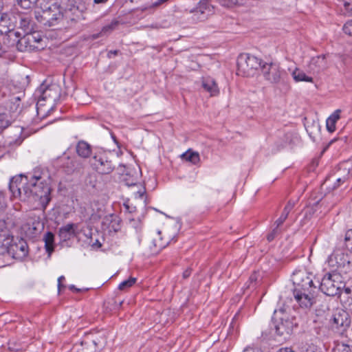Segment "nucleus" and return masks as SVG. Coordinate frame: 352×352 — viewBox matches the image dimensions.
Returning a JSON list of instances; mask_svg holds the SVG:
<instances>
[{"label":"nucleus","mask_w":352,"mask_h":352,"mask_svg":"<svg viewBox=\"0 0 352 352\" xmlns=\"http://www.w3.org/2000/svg\"><path fill=\"white\" fill-rule=\"evenodd\" d=\"M9 189L14 198L37 202L38 206L45 210L51 200V177L44 168L36 167L25 175L13 177Z\"/></svg>","instance_id":"f257e3e1"},{"label":"nucleus","mask_w":352,"mask_h":352,"mask_svg":"<svg viewBox=\"0 0 352 352\" xmlns=\"http://www.w3.org/2000/svg\"><path fill=\"white\" fill-rule=\"evenodd\" d=\"M17 5L24 10L36 8L35 17L44 25H54L63 16L61 8L56 0H16Z\"/></svg>","instance_id":"f03ea898"},{"label":"nucleus","mask_w":352,"mask_h":352,"mask_svg":"<svg viewBox=\"0 0 352 352\" xmlns=\"http://www.w3.org/2000/svg\"><path fill=\"white\" fill-rule=\"evenodd\" d=\"M212 0H200L196 8L192 11V19L197 21H204L213 14L214 8L210 4ZM221 6L232 7L235 5H243L245 0H217Z\"/></svg>","instance_id":"7ed1b4c3"},{"label":"nucleus","mask_w":352,"mask_h":352,"mask_svg":"<svg viewBox=\"0 0 352 352\" xmlns=\"http://www.w3.org/2000/svg\"><path fill=\"white\" fill-rule=\"evenodd\" d=\"M274 314L273 324L276 333L284 339L287 338L293 331V320L282 310L274 311Z\"/></svg>","instance_id":"20e7f679"},{"label":"nucleus","mask_w":352,"mask_h":352,"mask_svg":"<svg viewBox=\"0 0 352 352\" xmlns=\"http://www.w3.org/2000/svg\"><path fill=\"white\" fill-rule=\"evenodd\" d=\"M28 82V76L21 78V82L19 86V91L16 94H13L9 100V114L14 119H17L23 111V106L21 105V99L24 97L25 94L23 89Z\"/></svg>","instance_id":"39448f33"},{"label":"nucleus","mask_w":352,"mask_h":352,"mask_svg":"<svg viewBox=\"0 0 352 352\" xmlns=\"http://www.w3.org/2000/svg\"><path fill=\"white\" fill-rule=\"evenodd\" d=\"M261 72L266 80L274 84L280 83L285 74V72L278 64L272 62L264 63L261 67Z\"/></svg>","instance_id":"423d86ee"},{"label":"nucleus","mask_w":352,"mask_h":352,"mask_svg":"<svg viewBox=\"0 0 352 352\" xmlns=\"http://www.w3.org/2000/svg\"><path fill=\"white\" fill-rule=\"evenodd\" d=\"M263 63L262 60L249 54H241L237 58L238 69L244 74H249L252 69H261Z\"/></svg>","instance_id":"0eeeda50"},{"label":"nucleus","mask_w":352,"mask_h":352,"mask_svg":"<svg viewBox=\"0 0 352 352\" xmlns=\"http://www.w3.org/2000/svg\"><path fill=\"white\" fill-rule=\"evenodd\" d=\"M90 164L98 173L109 174L115 168L111 160L106 153H96L91 160Z\"/></svg>","instance_id":"6e6552de"},{"label":"nucleus","mask_w":352,"mask_h":352,"mask_svg":"<svg viewBox=\"0 0 352 352\" xmlns=\"http://www.w3.org/2000/svg\"><path fill=\"white\" fill-rule=\"evenodd\" d=\"M292 280L294 285V289H310L315 287L313 283L312 275L305 270H298L293 272Z\"/></svg>","instance_id":"1a4fd4ad"},{"label":"nucleus","mask_w":352,"mask_h":352,"mask_svg":"<svg viewBox=\"0 0 352 352\" xmlns=\"http://www.w3.org/2000/svg\"><path fill=\"white\" fill-rule=\"evenodd\" d=\"M35 97L38 98L37 102V113L39 114L42 109L40 107L43 105L42 102L47 98L55 100L58 96V87L56 85L47 86L42 84L35 91Z\"/></svg>","instance_id":"9d476101"},{"label":"nucleus","mask_w":352,"mask_h":352,"mask_svg":"<svg viewBox=\"0 0 352 352\" xmlns=\"http://www.w3.org/2000/svg\"><path fill=\"white\" fill-rule=\"evenodd\" d=\"M316 287L300 290L294 289V297L301 308H311L315 303L314 290Z\"/></svg>","instance_id":"9b49d317"},{"label":"nucleus","mask_w":352,"mask_h":352,"mask_svg":"<svg viewBox=\"0 0 352 352\" xmlns=\"http://www.w3.org/2000/svg\"><path fill=\"white\" fill-rule=\"evenodd\" d=\"M28 251L29 249L27 242L21 238L12 240L8 248V254L12 255L14 258L19 260L26 257L28 254Z\"/></svg>","instance_id":"f8f14e48"},{"label":"nucleus","mask_w":352,"mask_h":352,"mask_svg":"<svg viewBox=\"0 0 352 352\" xmlns=\"http://www.w3.org/2000/svg\"><path fill=\"white\" fill-rule=\"evenodd\" d=\"M334 276L335 275L327 273L320 282V289L327 296H334L338 294L340 289L342 283L336 282Z\"/></svg>","instance_id":"ddd939ff"},{"label":"nucleus","mask_w":352,"mask_h":352,"mask_svg":"<svg viewBox=\"0 0 352 352\" xmlns=\"http://www.w3.org/2000/svg\"><path fill=\"white\" fill-rule=\"evenodd\" d=\"M62 167L67 174L80 172L84 168L83 162L76 157H63Z\"/></svg>","instance_id":"4468645a"},{"label":"nucleus","mask_w":352,"mask_h":352,"mask_svg":"<svg viewBox=\"0 0 352 352\" xmlns=\"http://www.w3.org/2000/svg\"><path fill=\"white\" fill-rule=\"evenodd\" d=\"M327 67L326 55L322 54L311 58L307 72L309 74H318Z\"/></svg>","instance_id":"2eb2a0df"},{"label":"nucleus","mask_w":352,"mask_h":352,"mask_svg":"<svg viewBox=\"0 0 352 352\" xmlns=\"http://www.w3.org/2000/svg\"><path fill=\"white\" fill-rule=\"evenodd\" d=\"M351 322L349 314L344 310H341L334 314L332 319V327L336 328L341 327L343 330H345L350 327Z\"/></svg>","instance_id":"dca6fc26"},{"label":"nucleus","mask_w":352,"mask_h":352,"mask_svg":"<svg viewBox=\"0 0 352 352\" xmlns=\"http://www.w3.org/2000/svg\"><path fill=\"white\" fill-rule=\"evenodd\" d=\"M77 225L74 223H68L65 226L61 227L58 230V236L60 240L67 241L74 238L76 233Z\"/></svg>","instance_id":"f3484780"},{"label":"nucleus","mask_w":352,"mask_h":352,"mask_svg":"<svg viewBox=\"0 0 352 352\" xmlns=\"http://www.w3.org/2000/svg\"><path fill=\"white\" fill-rule=\"evenodd\" d=\"M97 344L94 340H84L74 346L73 352H96Z\"/></svg>","instance_id":"a211bd4d"},{"label":"nucleus","mask_w":352,"mask_h":352,"mask_svg":"<svg viewBox=\"0 0 352 352\" xmlns=\"http://www.w3.org/2000/svg\"><path fill=\"white\" fill-rule=\"evenodd\" d=\"M43 228V223L39 220L31 221L27 223L23 227L26 234L30 236H36Z\"/></svg>","instance_id":"6ab92c4d"},{"label":"nucleus","mask_w":352,"mask_h":352,"mask_svg":"<svg viewBox=\"0 0 352 352\" xmlns=\"http://www.w3.org/2000/svg\"><path fill=\"white\" fill-rule=\"evenodd\" d=\"M202 87L208 91L211 96L219 94L218 86L213 78L210 77L204 78L202 80Z\"/></svg>","instance_id":"aec40b11"},{"label":"nucleus","mask_w":352,"mask_h":352,"mask_svg":"<svg viewBox=\"0 0 352 352\" xmlns=\"http://www.w3.org/2000/svg\"><path fill=\"white\" fill-rule=\"evenodd\" d=\"M76 151L79 157L88 158L91 153V147L87 142L80 140L76 146Z\"/></svg>","instance_id":"412c9836"},{"label":"nucleus","mask_w":352,"mask_h":352,"mask_svg":"<svg viewBox=\"0 0 352 352\" xmlns=\"http://www.w3.org/2000/svg\"><path fill=\"white\" fill-rule=\"evenodd\" d=\"M292 76L296 82H314L313 77L307 75L303 70L296 67L292 72Z\"/></svg>","instance_id":"4be33fe9"},{"label":"nucleus","mask_w":352,"mask_h":352,"mask_svg":"<svg viewBox=\"0 0 352 352\" xmlns=\"http://www.w3.org/2000/svg\"><path fill=\"white\" fill-rule=\"evenodd\" d=\"M42 41V38L38 33L36 32H28L25 36L21 39L20 42H25L29 44L30 47L37 48L38 46L36 45Z\"/></svg>","instance_id":"5701e85b"},{"label":"nucleus","mask_w":352,"mask_h":352,"mask_svg":"<svg viewBox=\"0 0 352 352\" xmlns=\"http://www.w3.org/2000/svg\"><path fill=\"white\" fill-rule=\"evenodd\" d=\"M12 30L10 19L7 13L0 12V34H6Z\"/></svg>","instance_id":"b1692460"},{"label":"nucleus","mask_w":352,"mask_h":352,"mask_svg":"<svg viewBox=\"0 0 352 352\" xmlns=\"http://www.w3.org/2000/svg\"><path fill=\"white\" fill-rule=\"evenodd\" d=\"M14 120L8 111L0 109V132L8 127Z\"/></svg>","instance_id":"393cba45"},{"label":"nucleus","mask_w":352,"mask_h":352,"mask_svg":"<svg viewBox=\"0 0 352 352\" xmlns=\"http://www.w3.org/2000/svg\"><path fill=\"white\" fill-rule=\"evenodd\" d=\"M181 157L183 160L191 163L192 165H199L201 161L199 153L191 149L187 150Z\"/></svg>","instance_id":"a878e982"},{"label":"nucleus","mask_w":352,"mask_h":352,"mask_svg":"<svg viewBox=\"0 0 352 352\" xmlns=\"http://www.w3.org/2000/svg\"><path fill=\"white\" fill-rule=\"evenodd\" d=\"M168 242V241H163L161 236V232L158 231L157 234V238L153 239L152 244L153 248L151 247V251L153 253H158L163 248L166 247Z\"/></svg>","instance_id":"bb28decb"},{"label":"nucleus","mask_w":352,"mask_h":352,"mask_svg":"<svg viewBox=\"0 0 352 352\" xmlns=\"http://www.w3.org/2000/svg\"><path fill=\"white\" fill-rule=\"evenodd\" d=\"M340 110L338 109L335 111L327 119L326 121V126L330 133L335 131L336 130V123L340 118Z\"/></svg>","instance_id":"cd10ccee"},{"label":"nucleus","mask_w":352,"mask_h":352,"mask_svg":"<svg viewBox=\"0 0 352 352\" xmlns=\"http://www.w3.org/2000/svg\"><path fill=\"white\" fill-rule=\"evenodd\" d=\"M294 206V202H292L291 201H288L287 205L285 206L280 217L275 222L276 228H278L280 225L283 223V222L287 218L289 213L293 209Z\"/></svg>","instance_id":"c85d7f7f"},{"label":"nucleus","mask_w":352,"mask_h":352,"mask_svg":"<svg viewBox=\"0 0 352 352\" xmlns=\"http://www.w3.org/2000/svg\"><path fill=\"white\" fill-rule=\"evenodd\" d=\"M46 252L50 255L54 251V235L51 232H47L43 238Z\"/></svg>","instance_id":"c756f323"},{"label":"nucleus","mask_w":352,"mask_h":352,"mask_svg":"<svg viewBox=\"0 0 352 352\" xmlns=\"http://www.w3.org/2000/svg\"><path fill=\"white\" fill-rule=\"evenodd\" d=\"M15 131L16 133V138H11L8 142V144L12 146L20 145L24 139L23 137H21V134L23 132V129L21 127H19V126L15 127Z\"/></svg>","instance_id":"7c9ffc66"},{"label":"nucleus","mask_w":352,"mask_h":352,"mask_svg":"<svg viewBox=\"0 0 352 352\" xmlns=\"http://www.w3.org/2000/svg\"><path fill=\"white\" fill-rule=\"evenodd\" d=\"M19 25L21 29L23 30L25 34L28 32H32L33 25L31 20L28 17H22L20 19Z\"/></svg>","instance_id":"2f4dec72"},{"label":"nucleus","mask_w":352,"mask_h":352,"mask_svg":"<svg viewBox=\"0 0 352 352\" xmlns=\"http://www.w3.org/2000/svg\"><path fill=\"white\" fill-rule=\"evenodd\" d=\"M351 294V289L350 287H344V288H341L339 290V292L338 294L340 295V300L342 302H343L345 305H344V307L347 309V305L350 306L351 303L349 302L347 303L346 301H345V300L346 298H348V295H349Z\"/></svg>","instance_id":"473e14b6"},{"label":"nucleus","mask_w":352,"mask_h":352,"mask_svg":"<svg viewBox=\"0 0 352 352\" xmlns=\"http://www.w3.org/2000/svg\"><path fill=\"white\" fill-rule=\"evenodd\" d=\"M136 282V278L130 277L127 280L121 282L118 285V289L120 290H125L132 287Z\"/></svg>","instance_id":"72a5a7b5"},{"label":"nucleus","mask_w":352,"mask_h":352,"mask_svg":"<svg viewBox=\"0 0 352 352\" xmlns=\"http://www.w3.org/2000/svg\"><path fill=\"white\" fill-rule=\"evenodd\" d=\"M337 347H338V350L340 352H351V346L348 344L340 343V344H338Z\"/></svg>","instance_id":"f704fd0d"},{"label":"nucleus","mask_w":352,"mask_h":352,"mask_svg":"<svg viewBox=\"0 0 352 352\" xmlns=\"http://www.w3.org/2000/svg\"><path fill=\"white\" fill-rule=\"evenodd\" d=\"M352 30V23L351 21H347L343 26V31L345 34L348 35L351 34Z\"/></svg>","instance_id":"c9c22d12"},{"label":"nucleus","mask_w":352,"mask_h":352,"mask_svg":"<svg viewBox=\"0 0 352 352\" xmlns=\"http://www.w3.org/2000/svg\"><path fill=\"white\" fill-rule=\"evenodd\" d=\"M126 184L129 186L135 185L138 179L134 176H132L129 179H125Z\"/></svg>","instance_id":"e433bc0d"},{"label":"nucleus","mask_w":352,"mask_h":352,"mask_svg":"<svg viewBox=\"0 0 352 352\" xmlns=\"http://www.w3.org/2000/svg\"><path fill=\"white\" fill-rule=\"evenodd\" d=\"M277 228H278L274 229L273 231L267 235V239L268 241H272L274 239L277 232Z\"/></svg>","instance_id":"4c0bfd02"},{"label":"nucleus","mask_w":352,"mask_h":352,"mask_svg":"<svg viewBox=\"0 0 352 352\" xmlns=\"http://www.w3.org/2000/svg\"><path fill=\"white\" fill-rule=\"evenodd\" d=\"M6 206L5 198L3 195L0 192V211Z\"/></svg>","instance_id":"58836bf2"},{"label":"nucleus","mask_w":352,"mask_h":352,"mask_svg":"<svg viewBox=\"0 0 352 352\" xmlns=\"http://www.w3.org/2000/svg\"><path fill=\"white\" fill-rule=\"evenodd\" d=\"M258 276V275L256 272H254L253 274H252L249 278L250 283H253L256 282L257 280Z\"/></svg>","instance_id":"ea45409f"},{"label":"nucleus","mask_w":352,"mask_h":352,"mask_svg":"<svg viewBox=\"0 0 352 352\" xmlns=\"http://www.w3.org/2000/svg\"><path fill=\"white\" fill-rule=\"evenodd\" d=\"M124 206L126 210L129 212H133L135 210V207H130L128 202L124 204Z\"/></svg>","instance_id":"a19ab883"},{"label":"nucleus","mask_w":352,"mask_h":352,"mask_svg":"<svg viewBox=\"0 0 352 352\" xmlns=\"http://www.w3.org/2000/svg\"><path fill=\"white\" fill-rule=\"evenodd\" d=\"M345 181V179L344 178H337L336 179V184H335V186H333L334 188H338V186H340V184L341 183H344Z\"/></svg>","instance_id":"79ce46f5"},{"label":"nucleus","mask_w":352,"mask_h":352,"mask_svg":"<svg viewBox=\"0 0 352 352\" xmlns=\"http://www.w3.org/2000/svg\"><path fill=\"white\" fill-rule=\"evenodd\" d=\"M64 280H65L64 276H60L58 277V290L60 289L61 287H64L63 285H61V282Z\"/></svg>","instance_id":"37998d69"},{"label":"nucleus","mask_w":352,"mask_h":352,"mask_svg":"<svg viewBox=\"0 0 352 352\" xmlns=\"http://www.w3.org/2000/svg\"><path fill=\"white\" fill-rule=\"evenodd\" d=\"M109 0H94V4L95 5H104L108 2Z\"/></svg>","instance_id":"c03bdc74"},{"label":"nucleus","mask_w":352,"mask_h":352,"mask_svg":"<svg viewBox=\"0 0 352 352\" xmlns=\"http://www.w3.org/2000/svg\"><path fill=\"white\" fill-rule=\"evenodd\" d=\"M351 231L350 230H349L346 232L345 237H344V241L346 242H348V241H349L351 240Z\"/></svg>","instance_id":"a18cd8bd"},{"label":"nucleus","mask_w":352,"mask_h":352,"mask_svg":"<svg viewBox=\"0 0 352 352\" xmlns=\"http://www.w3.org/2000/svg\"><path fill=\"white\" fill-rule=\"evenodd\" d=\"M278 352H294L290 348H282Z\"/></svg>","instance_id":"49530a36"},{"label":"nucleus","mask_w":352,"mask_h":352,"mask_svg":"<svg viewBox=\"0 0 352 352\" xmlns=\"http://www.w3.org/2000/svg\"><path fill=\"white\" fill-rule=\"evenodd\" d=\"M101 243H100V241L98 240H96V241L95 243H93L92 246L94 248H100L101 247Z\"/></svg>","instance_id":"de8ad7c7"},{"label":"nucleus","mask_w":352,"mask_h":352,"mask_svg":"<svg viewBox=\"0 0 352 352\" xmlns=\"http://www.w3.org/2000/svg\"><path fill=\"white\" fill-rule=\"evenodd\" d=\"M243 352H254V350L252 348L248 347L245 348Z\"/></svg>","instance_id":"09e8293b"},{"label":"nucleus","mask_w":352,"mask_h":352,"mask_svg":"<svg viewBox=\"0 0 352 352\" xmlns=\"http://www.w3.org/2000/svg\"><path fill=\"white\" fill-rule=\"evenodd\" d=\"M190 272L188 271V270H186V271H185L184 272L183 276H184V278H187V277H188L190 276Z\"/></svg>","instance_id":"8fccbe9b"},{"label":"nucleus","mask_w":352,"mask_h":352,"mask_svg":"<svg viewBox=\"0 0 352 352\" xmlns=\"http://www.w3.org/2000/svg\"><path fill=\"white\" fill-rule=\"evenodd\" d=\"M118 54V51H110L108 54L109 57H111V54L116 55Z\"/></svg>","instance_id":"3c124183"},{"label":"nucleus","mask_w":352,"mask_h":352,"mask_svg":"<svg viewBox=\"0 0 352 352\" xmlns=\"http://www.w3.org/2000/svg\"><path fill=\"white\" fill-rule=\"evenodd\" d=\"M2 252H0V267L4 266L3 262L2 261Z\"/></svg>","instance_id":"603ef678"},{"label":"nucleus","mask_w":352,"mask_h":352,"mask_svg":"<svg viewBox=\"0 0 352 352\" xmlns=\"http://www.w3.org/2000/svg\"><path fill=\"white\" fill-rule=\"evenodd\" d=\"M166 1V0H157V1L154 3V4L155 5H158V4H160V3H162V2H164Z\"/></svg>","instance_id":"864d4df0"},{"label":"nucleus","mask_w":352,"mask_h":352,"mask_svg":"<svg viewBox=\"0 0 352 352\" xmlns=\"http://www.w3.org/2000/svg\"><path fill=\"white\" fill-rule=\"evenodd\" d=\"M344 6L346 10H348V8L350 6V3L349 2H344Z\"/></svg>","instance_id":"5fc2aeb1"},{"label":"nucleus","mask_w":352,"mask_h":352,"mask_svg":"<svg viewBox=\"0 0 352 352\" xmlns=\"http://www.w3.org/2000/svg\"><path fill=\"white\" fill-rule=\"evenodd\" d=\"M69 287H70V289H71L72 290H76V291H78V289H76V288L75 287V286H74V285H71Z\"/></svg>","instance_id":"6e6d98bb"},{"label":"nucleus","mask_w":352,"mask_h":352,"mask_svg":"<svg viewBox=\"0 0 352 352\" xmlns=\"http://www.w3.org/2000/svg\"><path fill=\"white\" fill-rule=\"evenodd\" d=\"M18 82V80H16V79H14V80H13V82H14H14Z\"/></svg>","instance_id":"4d7b16f0"},{"label":"nucleus","mask_w":352,"mask_h":352,"mask_svg":"<svg viewBox=\"0 0 352 352\" xmlns=\"http://www.w3.org/2000/svg\"><path fill=\"white\" fill-rule=\"evenodd\" d=\"M51 109H52V108L50 107V108H49V109L47 110V112H49Z\"/></svg>","instance_id":"13d9d810"}]
</instances>
